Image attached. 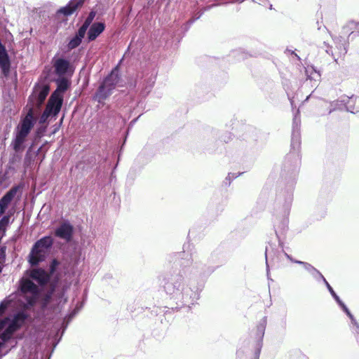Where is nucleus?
Wrapping results in <instances>:
<instances>
[{
	"mask_svg": "<svg viewBox=\"0 0 359 359\" xmlns=\"http://www.w3.org/2000/svg\"><path fill=\"white\" fill-rule=\"evenodd\" d=\"M41 147L39 148L38 150H37V154H39V152L40 151Z\"/></svg>",
	"mask_w": 359,
	"mask_h": 359,
	"instance_id": "nucleus-48",
	"label": "nucleus"
},
{
	"mask_svg": "<svg viewBox=\"0 0 359 359\" xmlns=\"http://www.w3.org/2000/svg\"><path fill=\"white\" fill-rule=\"evenodd\" d=\"M21 189L20 185L13 187L6 194L0 199V216L2 215L11 202L17 195L18 192Z\"/></svg>",
	"mask_w": 359,
	"mask_h": 359,
	"instance_id": "nucleus-13",
	"label": "nucleus"
},
{
	"mask_svg": "<svg viewBox=\"0 0 359 359\" xmlns=\"http://www.w3.org/2000/svg\"><path fill=\"white\" fill-rule=\"evenodd\" d=\"M53 65L55 73L59 76H62L68 72L70 68V62L63 57L56 58L54 57L53 59Z\"/></svg>",
	"mask_w": 359,
	"mask_h": 359,
	"instance_id": "nucleus-15",
	"label": "nucleus"
},
{
	"mask_svg": "<svg viewBox=\"0 0 359 359\" xmlns=\"http://www.w3.org/2000/svg\"><path fill=\"white\" fill-rule=\"evenodd\" d=\"M57 342L56 344H55L54 348L57 346Z\"/></svg>",
	"mask_w": 359,
	"mask_h": 359,
	"instance_id": "nucleus-54",
	"label": "nucleus"
},
{
	"mask_svg": "<svg viewBox=\"0 0 359 359\" xmlns=\"http://www.w3.org/2000/svg\"><path fill=\"white\" fill-rule=\"evenodd\" d=\"M10 218L11 217L9 215H4L1 219H0V231H5L6 226L10 223Z\"/></svg>",
	"mask_w": 359,
	"mask_h": 359,
	"instance_id": "nucleus-30",
	"label": "nucleus"
},
{
	"mask_svg": "<svg viewBox=\"0 0 359 359\" xmlns=\"http://www.w3.org/2000/svg\"><path fill=\"white\" fill-rule=\"evenodd\" d=\"M290 100L291 104H292V102H293L292 100V99H290Z\"/></svg>",
	"mask_w": 359,
	"mask_h": 359,
	"instance_id": "nucleus-51",
	"label": "nucleus"
},
{
	"mask_svg": "<svg viewBox=\"0 0 359 359\" xmlns=\"http://www.w3.org/2000/svg\"><path fill=\"white\" fill-rule=\"evenodd\" d=\"M95 15H96V12L94 11H91L89 13L88 17L86 18L83 25L79 28L86 32L88 27L90 26H91L90 25L92 24V22L94 20Z\"/></svg>",
	"mask_w": 359,
	"mask_h": 359,
	"instance_id": "nucleus-26",
	"label": "nucleus"
},
{
	"mask_svg": "<svg viewBox=\"0 0 359 359\" xmlns=\"http://www.w3.org/2000/svg\"><path fill=\"white\" fill-rule=\"evenodd\" d=\"M9 305V302L4 300L0 303V316L4 313Z\"/></svg>",
	"mask_w": 359,
	"mask_h": 359,
	"instance_id": "nucleus-37",
	"label": "nucleus"
},
{
	"mask_svg": "<svg viewBox=\"0 0 359 359\" xmlns=\"http://www.w3.org/2000/svg\"><path fill=\"white\" fill-rule=\"evenodd\" d=\"M29 277L36 281L40 286L46 285L50 278V274L41 268L33 269L30 271Z\"/></svg>",
	"mask_w": 359,
	"mask_h": 359,
	"instance_id": "nucleus-16",
	"label": "nucleus"
},
{
	"mask_svg": "<svg viewBox=\"0 0 359 359\" xmlns=\"http://www.w3.org/2000/svg\"><path fill=\"white\" fill-rule=\"evenodd\" d=\"M300 126L301 119L299 111H297L294 115L292 122V131L291 137L292 151L286 157L287 160L292 157L294 158V164L296 166H297L299 163V151L301 145Z\"/></svg>",
	"mask_w": 359,
	"mask_h": 359,
	"instance_id": "nucleus-5",
	"label": "nucleus"
},
{
	"mask_svg": "<svg viewBox=\"0 0 359 359\" xmlns=\"http://www.w3.org/2000/svg\"><path fill=\"white\" fill-rule=\"evenodd\" d=\"M324 284L325 285L326 287L327 288V290H329L330 293L331 294L332 297L334 299V300L336 302H339L340 298L336 294V292L334 291L333 288L331 287L330 283L327 281H325V283H324Z\"/></svg>",
	"mask_w": 359,
	"mask_h": 359,
	"instance_id": "nucleus-34",
	"label": "nucleus"
},
{
	"mask_svg": "<svg viewBox=\"0 0 359 359\" xmlns=\"http://www.w3.org/2000/svg\"><path fill=\"white\" fill-rule=\"evenodd\" d=\"M11 62L5 46L0 41V68L2 74L6 77L10 72Z\"/></svg>",
	"mask_w": 359,
	"mask_h": 359,
	"instance_id": "nucleus-17",
	"label": "nucleus"
},
{
	"mask_svg": "<svg viewBox=\"0 0 359 359\" xmlns=\"http://www.w3.org/2000/svg\"><path fill=\"white\" fill-rule=\"evenodd\" d=\"M262 346V339H260V341L257 344V346L255 348V352L253 354V357L252 359H259V358Z\"/></svg>",
	"mask_w": 359,
	"mask_h": 359,
	"instance_id": "nucleus-35",
	"label": "nucleus"
},
{
	"mask_svg": "<svg viewBox=\"0 0 359 359\" xmlns=\"http://www.w3.org/2000/svg\"><path fill=\"white\" fill-rule=\"evenodd\" d=\"M83 1L82 0H72L67 5L61 8L58 13L65 16L72 15L79 7L81 6Z\"/></svg>",
	"mask_w": 359,
	"mask_h": 359,
	"instance_id": "nucleus-20",
	"label": "nucleus"
},
{
	"mask_svg": "<svg viewBox=\"0 0 359 359\" xmlns=\"http://www.w3.org/2000/svg\"><path fill=\"white\" fill-rule=\"evenodd\" d=\"M65 330H64V329H63L62 334H63V333H64ZM61 335H62V334H61ZM60 338H62V336H60Z\"/></svg>",
	"mask_w": 359,
	"mask_h": 359,
	"instance_id": "nucleus-49",
	"label": "nucleus"
},
{
	"mask_svg": "<svg viewBox=\"0 0 359 359\" xmlns=\"http://www.w3.org/2000/svg\"><path fill=\"white\" fill-rule=\"evenodd\" d=\"M339 306L342 309V310L346 313V315L350 318L351 322H355V318L351 314L347 306L344 304V303L339 299V302H337Z\"/></svg>",
	"mask_w": 359,
	"mask_h": 359,
	"instance_id": "nucleus-29",
	"label": "nucleus"
},
{
	"mask_svg": "<svg viewBox=\"0 0 359 359\" xmlns=\"http://www.w3.org/2000/svg\"><path fill=\"white\" fill-rule=\"evenodd\" d=\"M110 80L106 77L99 86L97 90L94 95V100L99 103H102L113 92L115 87L109 82Z\"/></svg>",
	"mask_w": 359,
	"mask_h": 359,
	"instance_id": "nucleus-12",
	"label": "nucleus"
},
{
	"mask_svg": "<svg viewBox=\"0 0 359 359\" xmlns=\"http://www.w3.org/2000/svg\"><path fill=\"white\" fill-rule=\"evenodd\" d=\"M135 121H136V119H134L133 121H132L130 122V125L133 124Z\"/></svg>",
	"mask_w": 359,
	"mask_h": 359,
	"instance_id": "nucleus-45",
	"label": "nucleus"
},
{
	"mask_svg": "<svg viewBox=\"0 0 359 359\" xmlns=\"http://www.w3.org/2000/svg\"><path fill=\"white\" fill-rule=\"evenodd\" d=\"M268 251H269L268 248H266L265 259H266V275H267L268 280L272 281L273 280L270 278L269 266V264H268Z\"/></svg>",
	"mask_w": 359,
	"mask_h": 359,
	"instance_id": "nucleus-38",
	"label": "nucleus"
},
{
	"mask_svg": "<svg viewBox=\"0 0 359 359\" xmlns=\"http://www.w3.org/2000/svg\"><path fill=\"white\" fill-rule=\"evenodd\" d=\"M287 259H289L291 262H293L294 259L287 254H285Z\"/></svg>",
	"mask_w": 359,
	"mask_h": 359,
	"instance_id": "nucleus-44",
	"label": "nucleus"
},
{
	"mask_svg": "<svg viewBox=\"0 0 359 359\" xmlns=\"http://www.w3.org/2000/svg\"><path fill=\"white\" fill-rule=\"evenodd\" d=\"M86 33L85 31L79 28L75 36L69 40L67 44L68 49L72 50L77 48L81 43Z\"/></svg>",
	"mask_w": 359,
	"mask_h": 359,
	"instance_id": "nucleus-21",
	"label": "nucleus"
},
{
	"mask_svg": "<svg viewBox=\"0 0 359 359\" xmlns=\"http://www.w3.org/2000/svg\"><path fill=\"white\" fill-rule=\"evenodd\" d=\"M311 96V95H309V96H307L305 100H306H306H309V98Z\"/></svg>",
	"mask_w": 359,
	"mask_h": 359,
	"instance_id": "nucleus-46",
	"label": "nucleus"
},
{
	"mask_svg": "<svg viewBox=\"0 0 359 359\" xmlns=\"http://www.w3.org/2000/svg\"><path fill=\"white\" fill-rule=\"evenodd\" d=\"M241 175V173H238V175H236V174H231V173H229L228 176L226 177V180H231V178L232 177L233 179L234 178H236L238 176H239Z\"/></svg>",
	"mask_w": 359,
	"mask_h": 359,
	"instance_id": "nucleus-42",
	"label": "nucleus"
},
{
	"mask_svg": "<svg viewBox=\"0 0 359 359\" xmlns=\"http://www.w3.org/2000/svg\"><path fill=\"white\" fill-rule=\"evenodd\" d=\"M34 121L35 120L33 115V109L30 108L25 117L19 124L18 127V131L27 136L31 129L34 126Z\"/></svg>",
	"mask_w": 359,
	"mask_h": 359,
	"instance_id": "nucleus-14",
	"label": "nucleus"
},
{
	"mask_svg": "<svg viewBox=\"0 0 359 359\" xmlns=\"http://www.w3.org/2000/svg\"><path fill=\"white\" fill-rule=\"evenodd\" d=\"M348 27H350V29H355V30L354 31H352L351 32V34H355V32H357V34H359V22H353V21H351L348 23Z\"/></svg>",
	"mask_w": 359,
	"mask_h": 359,
	"instance_id": "nucleus-36",
	"label": "nucleus"
},
{
	"mask_svg": "<svg viewBox=\"0 0 359 359\" xmlns=\"http://www.w3.org/2000/svg\"><path fill=\"white\" fill-rule=\"evenodd\" d=\"M215 1V4H212L211 5H208L206 7H205L203 10V11L200 13V15L196 18H194V19H191L188 21V24L189 25H191V24H193L194 22V21L197 19H198L204 12L205 11H208L210 9H212V8L214 7H216V6H224V5H227V4H234V3H241L243 2L244 0H214Z\"/></svg>",
	"mask_w": 359,
	"mask_h": 359,
	"instance_id": "nucleus-19",
	"label": "nucleus"
},
{
	"mask_svg": "<svg viewBox=\"0 0 359 359\" xmlns=\"http://www.w3.org/2000/svg\"><path fill=\"white\" fill-rule=\"evenodd\" d=\"M50 91V87L47 83H36L33 88L32 93L29 97V102L31 108L40 107L44 102Z\"/></svg>",
	"mask_w": 359,
	"mask_h": 359,
	"instance_id": "nucleus-6",
	"label": "nucleus"
},
{
	"mask_svg": "<svg viewBox=\"0 0 359 359\" xmlns=\"http://www.w3.org/2000/svg\"><path fill=\"white\" fill-rule=\"evenodd\" d=\"M353 326L351 327L353 333L355 335L357 342L359 344V324L355 319V322H351Z\"/></svg>",
	"mask_w": 359,
	"mask_h": 359,
	"instance_id": "nucleus-32",
	"label": "nucleus"
},
{
	"mask_svg": "<svg viewBox=\"0 0 359 359\" xmlns=\"http://www.w3.org/2000/svg\"><path fill=\"white\" fill-rule=\"evenodd\" d=\"M266 323V318L264 317L263 318V322L257 326V332H258L261 339L263 337V336L264 334Z\"/></svg>",
	"mask_w": 359,
	"mask_h": 359,
	"instance_id": "nucleus-31",
	"label": "nucleus"
},
{
	"mask_svg": "<svg viewBox=\"0 0 359 359\" xmlns=\"http://www.w3.org/2000/svg\"><path fill=\"white\" fill-rule=\"evenodd\" d=\"M56 83L57 88L53 93H56L58 96H62V94L68 89L69 83L67 79L62 77L57 79Z\"/></svg>",
	"mask_w": 359,
	"mask_h": 359,
	"instance_id": "nucleus-22",
	"label": "nucleus"
},
{
	"mask_svg": "<svg viewBox=\"0 0 359 359\" xmlns=\"http://www.w3.org/2000/svg\"><path fill=\"white\" fill-rule=\"evenodd\" d=\"M315 74H316V76H317L318 77H320V74H318L317 72H315Z\"/></svg>",
	"mask_w": 359,
	"mask_h": 359,
	"instance_id": "nucleus-47",
	"label": "nucleus"
},
{
	"mask_svg": "<svg viewBox=\"0 0 359 359\" xmlns=\"http://www.w3.org/2000/svg\"><path fill=\"white\" fill-rule=\"evenodd\" d=\"M306 266L307 267L306 271H308L317 281L322 280L323 283L327 281L323 275L311 264L306 265Z\"/></svg>",
	"mask_w": 359,
	"mask_h": 359,
	"instance_id": "nucleus-25",
	"label": "nucleus"
},
{
	"mask_svg": "<svg viewBox=\"0 0 359 359\" xmlns=\"http://www.w3.org/2000/svg\"><path fill=\"white\" fill-rule=\"evenodd\" d=\"M65 320H66V318H65L64 321H63V324L65 323Z\"/></svg>",
	"mask_w": 359,
	"mask_h": 359,
	"instance_id": "nucleus-53",
	"label": "nucleus"
},
{
	"mask_svg": "<svg viewBox=\"0 0 359 359\" xmlns=\"http://www.w3.org/2000/svg\"><path fill=\"white\" fill-rule=\"evenodd\" d=\"M76 314V311H74L72 313H70L67 318V321L66 323V324L64 326V330H65L67 327V325L69 323V322L72 320V318H74V316Z\"/></svg>",
	"mask_w": 359,
	"mask_h": 359,
	"instance_id": "nucleus-39",
	"label": "nucleus"
},
{
	"mask_svg": "<svg viewBox=\"0 0 359 359\" xmlns=\"http://www.w3.org/2000/svg\"><path fill=\"white\" fill-rule=\"evenodd\" d=\"M59 262L56 259L52 260L49 266L50 273L48 274H50V276L55 273L57 267L59 266Z\"/></svg>",
	"mask_w": 359,
	"mask_h": 359,
	"instance_id": "nucleus-33",
	"label": "nucleus"
},
{
	"mask_svg": "<svg viewBox=\"0 0 359 359\" xmlns=\"http://www.w3.org/2000/svg\"><path fill=\"white\" fill-rule=\"evenodd\" d=\"M9 320V317H6L0 320V331L6 326V324Z\"/></svg>",
	"mask_w": 359,
	"mask_h": 359,
	"instance_id": "nucleus-40",
	"label": "nucleus"
},
{
	"mask_svg": "<svg viewBox=\"0 0 359 359\" xmlns=\"http://www.w3.org/2000/svg\"><path fill=\"white\" fill-rule=\"evenodd\" d=\"M336 45L335 48L333 50L332 47L329 46L325 43L327 46L326 53L331 55L334 60L337 62L338 60L344 57L347 53V44L342 40L341 37L337 38L334 40Z\"/></svg>",
	"mask_w": 359,
	"mask_h": 359,
	"instance_id": "nucleus-11",
	"label": "nucleus"
},
{
	"mask_svg": "<svg viewBox=\"0 0 359 359\" xmlns=\"http://www.w3.org/2000/svg\"><path fill=\"white\" fill-rule=\"evenodd\" d=\"M62 102L63 97L53 93L41 116V121H45L50 116H57L61 109Z\"/></svg>",
	"mask_w": 359,
	"mask_h": 359,
	"instance_id": "nucleus-7",
	"label": "nucleus"
},
{
	"mask_svg": "<svg viewBox=\"0 0 359 359\" xmlns=\"http://www.w3.org/2000/svg\"><path fill=\"white\" fill-rule=\"evenodd\" d=\"M105 25L103 22H95L89 27L87 33L88 42L95 40L104 30Z\"/></svg>",
	"mask_w": 359,
	"mask_h": 359,
	"instance_id": "nucleus-18",
	"label": "nucleus"
},
{
	"mask_svg": "<svg viewBox=\"0 0 359 359\" xmlns=\"http://www.w3.org/2000/svg\"><path fill=\"white\" fill-rule=\"evenodd\" d=\"M27 317L28 316L25 312L19 311L13 316L12 319L9 318V320L6 324V325H8L3 332V337L12 338L13 334L25 323Z\"/></svg>",
	"mask_w": 359,
	"mask_h": 359,
	"instance_id": "nucleus-8",
	"label": "nucleus"
},
{
	"mask_svg": "<svg viewBox=\"0 0 359 359\" xmlns=\"http://www.w3.org/2000/svg\"><path fill=\"white\" fill-rule=\"evenodd\" d=\"M354 98V96L352 95L351 97H346L344 96L341 100V102H344L346 104V108L348 111H350L351 113H355L354 110V106L351 103L352 102V100Z\"/></svg>",
	"mask_w": 359,
	"mask_h": 359,
	"instance_id": "nucleus-28",
	"label": "nucleus"
},
{
	"mask_svg": "<svg viewBox=\"0 0 359 359\" xmlns=\"http://www.w3.org/2000/svg\"><path fill=\"white\" fill-rule=\"evenodd\" d=\"M194 267L189 266L163 277L161 284L165 293L177 306L191 308L199 299L200 290L191 276Z\"/></svg>",
	"mask_w": 359,
	"mask_h": 359,
	"instance_id": "nucleus-1",
	"label": "nucleus"
},
{
	"mask_svg": "<svg viewBox=\"0 0 359 359\" xmlns=\"http://www.w3.org/2000/svg\"><path fill=\"white\" fill-rule=\"evenodd\" d=\"M156 81V76L149 72H144L137 76L135 86H138L141 94L147 96L151 90Z\"/></svg>",
	"mask_w": 359,
	"mask_h": 359,
	"instance_id": "nucleus-9",
	"label": "nucleus"
},
{
	"mask_svg": "<svg viewBox=\"0 0 359 359\" xmlns=\"http://www.w3.org/2000/svg\"><path fill=\"white\" fill-rule=\"evenodd\" d=\"M293 201V188L291 187L287 189L281 190L277 196L278 208L276 210V219L274 228L276 235L277 229L285 230L287 224V217Z\"/></svg>",
	"mask_w": 359,
	"mask_h": 359,
	"instance_id": "nucleus-2",
	"label": "nucleus"
},
{
	"mask_svg": "<svg viewBox=\"0 0 359 359\" xmlns=\"http://www.w3.org/2000/svg\"><path fill=\"white\" fill-rule=\"evenodd\" d=\"M53 292L54 289L51 288L50 290H48L46 294L43 295H41V294L40 293V297L38 301L40 302L42 309H46L50 304L53 297Z\"/></svg>",
	"mask_w": 359,
	"mask_h": 359,
	"instance_id": "nucleus-24",
	"label": "nucleus"
},
{
	"mask_svg": "<svg viewBox=\"0 0 359 359\" xmlns=\"http://www.w3.org/2000/svg\"><path fill=\"white\" fill-rule=\"evenodd\" d=\"M2 271V267L0 266V273Z\"/></svg>",
	"mask_w": 359,
	"mask_h": 359,
	"instance_id": "nucleus-50",
	"label": "nucleus"
},
{
	"mask_svg": "<svg viewBox=\"0 0 359 359\" xmlns=\"http://www.w3.org/2000/svg\"><path fill=\"white\" fill-rule=\"evenodd\" d=\"M27 135L17 132L13 142V147L15 151H19L23 149V144L25 141Z\"/></svg>",
	"mask_w": 359,
	"mask_h": 359,
	"instance_id": "nucleus-23",
	"label": "nucleus"
},
{
	"mask_svg": "<svg viewBox=\"0 0 359 359\" xmlns=\"http://www.w3.org/2000/svg\"><path fill=\"white\" fill-rule=\"evenodd\" d=\"M40 288L28 278H22L19 281V290L26 302V306L36 304L40 297Z\"/></svg>",
	"mask_w": 359,
	"mask_h": 359,
	"instance_id": "nucleus-4",
	"label": "nucleus"
},
{
	"mask_svg": "<svg viewBox=\"0 0 359 359\" xmlns=\"http://www.w3.org/2000/svg\"><path fill=\"white\" fill-rule=\"evenodd\" d=\"M253 1H257L259 4H263L268 0H252Z\"/></svg>",
	"mask_w": 359,
	"mask_h": 359,
	"instance_id": "nucleus-43",
	"label": "nucleus"
},
{
	"mask_svg": "<svg viewBox=\"0 0 359 359\" xmlns=\"http://www.w3.org/2000/svg\"><path fill=\"white\" fill-rule=\"evenodd\" d=\"M269 8H270V9H272V5H271V4L270 5Z\"/></svg>",
	"mask_w": 359,
	"mask_h": 359,
	"instance_id": "nucleus-52",
	"label": "nucleus"
},
{
	"mask_svg": "<svg viewBox=\"0 0 359 359\" xmlns=\"http://www.w3.org/2000/svg\"><path fill=\"white\" fill-rule=\"evenodd\" d=\"M53 245V238L50 236H46L38 240L33 245L28 256V261L31 266H37L45 261Z\"/></svg>",
	"mask_w": 359,
	"mask_h": 359,
	"instance_id": "nucleus-3",
	"label": "nucleus"
},
{
	"mask_svg": "<svg viewBox=\"0 0 359 359\" xmlns=\"http://www.w3.org/2000/svg\"><path fill=\"white\" fill-rule=\"evenodd\" d=\"M74 228L69 220L63 221L54 231V235L57 238L69 243L72 240Z\"/></svg>",
	"mask_w": 359,
	"mask_h": 359,
	"instance_id": "nucleus-10",
	"label": "nucleus"
},
{
	"mask_svg": "<svg viewBox=\"0 0 359 359\" xmlns=\"http://www.w3.org/2000/svg\"><path fill=\"white\" fill-rule=\"evenodd\" d=\"M294 263H296V264H300L303 266V268L306 271V265H310L311 264L308 263V262H302V261H299V260H296V259H294L293 261Z\"/></svg>",
	"mask_w": 359,
	"mask_h": 359,
	"instance_id": "nucleus-41",
	"label": "nucleus"
},
{
	"mask_svg": "<svg viewBox=\"0 0 359 359\" xmlns=\"http://www.w3.org/2000/svg\"><path fill=\"white\" fill-rule=\"evenodd\" d=\"M107 79L110 80V83L116 88L119 82L120 76L116 69L112 70L111 73L107 76Z\"/></svg>",
	"mask_w": 359,
	"mask_h": 359,
	"instance_id": "nucleus-27",
	"label": "nucleus"
}]
</instances>
